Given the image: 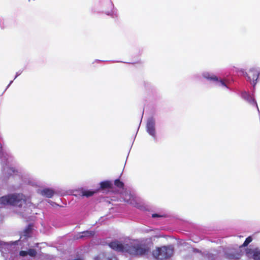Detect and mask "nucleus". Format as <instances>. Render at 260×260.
<instances>
[{"instance_id":"nucleus-4","label":"nucleus","mask_w":260,"mask_h":260,"mask_svg":"<svg viewBox=\"0 0 260 260\" xmlns=\"http://www.w3.org/2000/svg\"><path fill=\"white\" fill-rule=\"evenodd\" d=\"M260 74V69L253 67L250 69L246 73L247 80L254 87L256 84L257 79Z\"/></svg>"},{"instance_id":"nucleus-18","label":"nucleus","mask_w":260,"mask_h":260,"mask_svg":"<svg viewBox=\"0 0 260 260\" xmlns=\"http://www.w3.org/2000/svg\"><path fill=\"white\" fill-rule=\"evenodd\" d=\"M252 256L253 259L255 260H260V251H254Z\"/></svg>"},{"instance_id":"nucleus-11","label":"nucleus","mask_w":260,"mask_h":260,"mask_svg":"<svg viewBox=\"0 0 260 260\" xmlns=\"http://www.w3.org/2000/svg\"><path fill=\"white\" fill-rule=\"evenodd\" d=\"M94 235V232L93 231H84L80 233V235L79 236L77 239H81L84 237H90L93 236Z\"/></svg>"},{"instance_id":"nucleus-12","label":"nucleus","mask_w":260,"mask_h":260,"mask_svg":"<svg viewBox=\"0 0 260 260\" xmlns=\"http://www.w3.org/2000/svg\"><path fill=\"white\" fill-rule=\"evenodd\" d=\"M134 200L133 197L131 194H125V197H124V201L128 203L132 204L133 201Z\"/></svg>"},{"instance_id":"nucleus-16","label":"nucleus","mask_w":260,"mask_h":260,"mask_svg":"<svg viewBox=\"0 0 260 260\" xmlns=\"http://www.w3.org/2000/svg\"><path fill=\"white\" fill-rule=\"evenodd\" d=\"M27 251V255L31 257H35L37 254V252L36 249L32 248H29Z\"/></svg>"},{"instance_id":"nucleus-22","label":"nucleus","mask_w":260,"mask_h":260,"mask_svg":"<svg viewBox=\"0 0 260 260\" xmlns=\"http://www.w3.org/2000/svg\"><path fill=\"white\" fill-rule=\"evenodd\" d=\"M2 245V242L0 241V246Z\"/></svg>"},{"instance_id":"nucleus-7","label":"nucleus","mask_w":260,"mask_h":260,"mask_svg":"<svg viewBox=\"0 0 260 260\" xmlns=\"http://www.w3.org/2000/svg\"><path fill=\"white\" fill-rule=\"evenodd\" d=\"M54 191L50 188H44L41 191V194L46 198H52L54 194Z\"/></svg>"},{"instance_id":"nucleus-6","label":"nucleus","mask_w":260,"mask_h":260,"mask_svg":"<svg viewBox=\"0 0 260 260\" xmlns=\"http://www.w3.org/2000/svg\"><path fill=\"white\" fill-rule=\"evenodd\" d=\"M242 255L241 251H235L230 250L224 253L225 258L229 260H238Z\"/></svg>"},{"instance_id":"nucleus-2","label":"nucleus","mask_w":260,"mask_h":260,"mask_svg":"<svg viewBox=\"0 0 260 260\" xmlns=\"http://www.w3.org/2000/svg\"><path fill=\"white\" fill-rule=\"evenodd\" d=\"M174 249L171 246L157 247L152 252L153 257L157 260H166L173 254Z\"/></svg>"},{"instance_id":"nucleus-13","label":"nucleus","mask_w":260,"mask_h":260,"mask_svg":"<svg viewBox=\"0 0 260 260\" xmlns=\"http://www.w3.org/2000/svg\"><path fill=\"white\" fill-rule=\"evenodd\" d=\"M114 185L120 189H123L124 186V183L121 181L119 179H117L114 181Z\"/></svg>"},{"instance_id":"nucleus-1","label":"nucleus","mask_w":260,"mask_h":260,"mask_svg":"<svg viewBox=\"0 0 260 260\" xmlns=\"http://www.w3.org/2000/svg\"><path fill=\"white\" fill-rule=\"evenodd\" d=\"M25 203L24 196L22 194H12L0 198V204L21 207Z\"/></svg>"},{"instance_id":"nucleus-14","label":"nucleus","mask_w":260,"mask_h":260,"mask_svg":"<svg viewBox=\"0 0 260 260\" xmlns=\"http://www.w3.org/2000/svg\"><path fill=\"white\" fill-rule=\"evenodd\" d=\"M6 171L8 173L7 177H9L12 174L17 173V171L14 168L12 167L7 168Z\"/></svg>"},{"instance_id":"nucleus-5","label":"nucleus","mask_w":260,"mask_h":260,"mask_svg":"<svg viewBox=\"0 0 260 260\" xmlns=\"http://www.w3.org/2000/svg\"><path fill=\"white\" fill-rule=\"evenodd\" d=\"M109 246L112 249L118 252H126L128 244L123 245L118 241H115L109 243Z\"/></svg>"},{"instance_id":"nucleus-10","label":"nucleus","mask_w":260,"mask_h":260,"mask_svg":"<svg viewBox=\"0 0 260 260\" xmlns=\"http://www.w3.org/2000/svg\"><path fill=\"white\" fill-rule=\"evenodd\" d=\"M147 130L148 133L151 136L155 135L154 123L153 121H149L147 124Z\"/></svg>"},{"instance_id":"nucleus-9","label":"nucleus","mask_w":260,"mask_h":260,"mask_svg":"<svg viewBox=\"0 0 260 260\" xmlns=\"http://www.w3.org/2000/svg\"><path fill=\"white\" fill-rule=\"evenodd\" d=\"M100 188L102 190L112 189L113 188V184L110 181H103L100 183Z\"/></svg>"},{"instance_id":"nucleus-21","label":"nucleus","mask_w":260,"mask_h":260,"mask_svg":"<svg viewBox=\"0 0 260 260\" xmlns=\"http://www.w3.org/2000/svg\"><path fill=\"white\" fill-rule=\"evenodd\" d=\"M152 217H153V218H155V217H162V216L160 215H159V214H156V213H155V214H153L152 215Z\"/></svg>"},{"instance_id":"nucleus-19","label":"nucleus","mask_w":260,"mask_h":260,"mask_svg":"<svg viewBox=\"0 0 260 260\" xmlns=\"http://www.w3.org/2000/svg\"><path fill=\"white\" fill-rule=\"evenodd\" d=\"M31 226L30 225H29L24 231L25 236H27V235L29 234V233L31 232Z\"/></svg>"},{"instance_id":"nucleus-20","label":"nucleus","mask_w":260,"mask_h":260,"mask_svg":"<svg viewBox=\"0 0 260 260\" xmlns=\"http://www.w3.org/2000/svg\"><path fill=\"white\" fill-rule=\"evenodd\" d=\"M19 255L21 256H25L27 255V251H24V250H21L19 252Z\"/></svg>"},{"instance_id":"nucleus-8","label":"nucleus","mask_w":260,"mask_h":260,"mask_svg":"<svg viewBox=\"0 0 260 260\" xmlns=\"http://www.w3.org/2000/svg\"><path fill=\"white\" fill-rule=\"evenodd\" d=\"M204 77L205 78L208 80H212L214 81H219V83L220 85L223 86H226L224 82L222 80H218V78L215 75L210 76L209 74H206L204 75Z\"/></svg>"},{"instance_id":"nucleus-17","label":"nucleus","mask_w":260,"mask_h":260,"mask_svg":"<svg viewBox=\"0 0 260 260\" xmlns=\"http://www.w3.org/2000/svg\"><path fill=\"white\" fill-rule=\"evenodd\" d=\"M252 239L251 237L249 236L247 237L244 242L243 244L240 246V247H243L247 246L252 241Z\"/></svg>"},{"instance_id":"nucleus-3","label":"nucleus","mask_w":260,"mask_h":260,"mask_svg":"<svg viewBox=\"0 0 260 260\" xmlns=\"http://www.w3.org/2000/svg\"><path fill=\"white\" fill-rule=\"evenodd\" d=\"M150 248L145 244H137L128 245L127 252L134 255H143L147 254Z\"/></svg>"},{"instance_id":"nucleus-15","label":"nucleus","mask_w":260,"mask_h":260,"mask_svg":"<svg viewBox=\"0 0 260 260\" xmlns=\"http://www.w3.org/2000/svg\"><path fill=\"white\" fill-rule=\"evenodd\" d=\"M95 193V191L91 190H85L82 192V195L86 197H89L93 196Z\"/></svg>"}]
</instances>
